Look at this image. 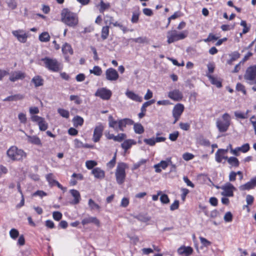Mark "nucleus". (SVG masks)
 <instances>
[{
  "instance_id": "e2e57ef3",
  "label": "nucleus",
  "mask_w": 256,
  "mask_h": 256,
  "mask_svg": "<svg viewBox=\"0 0 256 256\" xmlns=\"http://www.w3.org/2000/svg\"><path fill=\"white\" fill-rule=\"evenodd\" d=\"M10 234L12 238L15 239L18 236L19 232L16 229L12 228L10 230Z\"/></svg>"
},
{
  "instance_id": "58836bf2",
  "label": "nucleus",
  "mask_w": 256,
  "mask_h": 256,
  "mask_svg": "<svg viewBox=\"0 0 256 256\" xmlns=\"http://www.w3.org/2000/svg\"><path fill=\"white\" fill-rule=\"evenodd\" d=\"M39 127V129L41 131H45L48 128V124L43 118L40 122L38 124Z\"/></svg>"
},
{
  "instance_id": "680f3d73",
  "label": "nucleus",
  "mask_w": 256,
  "mask_h": 256,
  "mask_svg": "<svg viewBox=\"0 0 256 256\" xmlns=\"http://www.w3.org/2000/svg\"><path fill=\"white\" fill-rule=\"evenodd\" d=\"M116 154H114V156L108 164H107V166L108 167L110 168H113L116 164Z\"/></svg>"
},
{
  "instance_id": "774afa93",
  "label": "nucleus",
  "mask_w": 256,
  "mask_h": 256,
  "mask_svg": "<svg viewBox=\"0 0 256 256\" xmlns=\"http://www.w3.org/2000/svg\"><path fill=\"white\" fill-rule=\"evenodd\" d=\"M250 122L252 124L255 134H256V116H252L250 118Z\"/></svg>"
},
{
  "instance_id": "09e8293b",
  "label": "nucleus",
  "mask_w": 256,
  "mask_h": 256,
  "mask_svg": "<svg viewBox=\"0 0 256 256\" xmlns=\"http://www.w3.org/2000/svg\"><path fill=\"white\" fill-rule=\"evenodd\" d=\"M18 118L20 123L26 124L27 121L26 114L24 113L20 112L18 114Z\"/></svg>"
},
{
  "instance_id": "9b49d317",
  "label": "nucleus",
  "mask_w": 256,
  "mask_h": 256,
  "mask_svg": "<svg viewBox=\"0 0 256 256\" xmlns=\"http://www.w3.org/2000/svg\"><path fill=\"white\" fill-rule=\"evenodd\" d=\"M112 95V92L104 88L98 89L95 94L96 96H98L104 100H108Z\"/></svg>"
},
{
  "instance_id": "0e129e2a",
  "label": "nucleus",
  "mask_w": 256,
  "mask_h": 256,
  "mask_svg": "<svg viewBox=\"0 0 256 256\" xmlns=\"http://www.w3.org/2000/svg\"><path fill=\"white\" fill-rule=\"evenodd\" d=\"M130 203L129 199L127 198H122L120 202V206L123 208L127 207Z\"/></svg>"
},
{
  "instance_id": "79ce46f5",
  "label": "nucleus",
  "mask_w": 256,
  "mask_h": 256,
  "mask_svg": "<svg viewBox=\"0 0 256 256\" xmlns=\"http://www.w3.org/2000/svg\"><path fill=\"white\" fill-rule=\"evenodd\" d=\"M140 12L138 11H136L132 12L131 22L133 24L137 23L139 20Z\"/></svg>"
},
{
  "instance_id": "e433bc0d",
  "label": "nucleus",
  "mask_w": 256,
  "mask_h": 256,
  "mask_svg": "<svg viewBox=\"0 0 256 256\" xmlns=\"http://www.w3.org/2000/svg\"><path fill=\"white\" fill-rule=\"evenodd\" d=\"M50 39V36L47 32H44L39 36V40L42 42H48Z\"/></svg>"
},
{
  "instance_id": "72a5a7b5",
  "label": "nucleus",
  "mask_w": 256,
  "mask_h": 256,
  "mask_svg": "<svg viewBox=\"0 0 256 256\" xmlns=\"http://www.w3.org/2000/svg\"><path fill=\"white\" fill-rule=\"evenodd\" d=\"M134 129L136 134H142L144 132V128L143 126L139 123H134Z\"/></svg>"
},
{
  "instance_id": "a19ab883",
  "label": "nucleus",
  "mask_w": 256,
  "mask_h": 256,
  "mask_svg": "<svg viewBox=\"0 0 256 256\" xmlns=\"http://www.w3.org/2000/svg\"><path fill=\"white\" fill-rule=\"evenodd\" d=\"M58 113L63 118H68L70 116L69 112L63 108H58Z\"/></svg>"
},
{
  "instance_id": "f257e3e1",
  "label": "nucleus",
  "mask_w": 256,
  "mask_h": 256,
  "mask_svg": "<svg viewBox=\"0 0 256 256\" xmlns=\"http://www.w3.org/2000/svg\"><path fill=\"white\" fill-rule=\"evenodd\" d=\"M62 22L69 27L74 28L78 24L79 20L77 14L68 8H64L60 14Z\"/></svg>"
},
{
  "instance_id": "ea45409f",
  "label": "nucleus",
  "mask_w": 256,
  "mask_h": 256,
  "mask_svg": "<svg viewBox=\"0 0 256 256\" xmlns=\"http://www.w3.org/2000/svg\"><path fill=\"white\" fill-rule=\"evenodd\" d=\"M98 164L97 162L95 160H90L86 162V166L88 170L94 168Z\"/></svg>"
},
{
  "instance_id": "4d7b16f0",
  "label": "nucleus",
  "mask_w": 256,
  "mask_h": 256,
  "mask_svg": "<svg viewBox=\"0 0 256 256\" xmlns=\"http://www.w3.org/2000/svg\"><path fill=\"white\" fill-rule=\"evenodd\" d=\"M160 200L162 203L164 204H167L170 202L169 198L168 195L166 194H162L160 197Z\"/></svg>"
},
{
  "instance_id": "ddd939ff",
  "label": "nucleus",
  "mask_w": 256,
  "mask_h": 256,
  "mask_svg": "<svg viewBox=\"0 0 256 256\" xmlns=\"http://www.w3.org/2000/svg\"><path fill=\"white\" fill-rule=\"evenodd\" d=\"M168 97L175 102H178L182 100L183 94L180 90L174 89L168 92Z\"/></svg>"
},
{
  "instance_id": "f704fd0d",
  "label": "nucleus",
  "mask_w": 256,
  "mask_h": 256,
  "mask_svg": "<svg viewBox=\"0 0 256 256\" xmlns=\"http://www.w3.org/2000/svg\"><path fill=\"white\" fill-rule=\"evenodd\" d=\"M224 155L225 154L222 152H221L220 149H218L215 154L216 160L218 162H221L223 160V158H224Z\"/></svg>"
},
{
  "instance_id": "1a4fd4ad",
  "label": "nucleus",
  "mask_w": 256,
  "mask_h": 256,
  "mask_svg": "<svg viewBox=\"0 0 256 256\" xmlns=\"http://www.w3.org/2000/svg\"><path fill=\"white\" fill-rule=\"evenodd\" d=\"M184 110V106L183 104L178 103L174 106L172 111V116L174 118V124H175L180 119Z\"/></svg>"
},
{
  "instance_id": "f3484780",
  "label": "nucleus",
  "mask_w": 256,
  "mask_h": 256,
  "mask_svg": "<svg viewBox=\"0 0 256 256\" xmlns=\"http://www.w3.org/2000/svg\"><path fill=\"white\" fill-rule=\"evenodd\" d=\"M25 78L24 72L20 71L12 72L10 75L9 80L12 82H14L18 80H22Z\"/></svg>"
},
{
  "instance_id": "a18cd8bd",
  "label": "nucleus",
  "mask_w": 256,
  "mask_h": 256,
  "mask_svg": "<svg viewBox=\"0 0 256 256\" xmlns=\"http://www.w3.org/2000/svg\"><path fill=\"white\" fill-rule=\"evenodd\" d=\"M8 6L12 10H14L17 6V3L15 0H6Z\"/></svg>"
},
{
  "instance_id": "39448f33",
  "label": "nucleus",
  "mask_w": 256,
  "mask_h": 256,
  "mask_svg": "<svg viewBox=\"0 0 256 256\" xmlns=\"http://www.w3.org/2000/svg\"><path fill=\"white\" fill-rule=\"evenodd\" d=\"M128 166L124 162H120L118 164L115 176L116 182L118 184H122L124 182L126 178V170Z\"/></svg>"
},
{
  "instance_id": "412c9836",
  "label": "nucleus",
  "mask_w": 256,
  "mask_h": 256,
  "mask_svg": "<svg viewBox=\"0 0 256 256\" xmlns=\"http://www.w3.org/2000/svg\"><path fill=\"white\" fill-rule=\"evenodd\" d=\"M126 96L132 100L136 102H142V96H139L138 94L134 93V92L128 90L126 92Z\"/></svg>"
},
{
  "instance_id": "5fc2aeb1",
  "label": "nucleus",
  "mask_w": 256,
  "mask_h": 256,
  "mask_svg": "<svg viewBox=\"0 0 256 256\" xmlns=\"http://www.w3.org/2000/svg\"><path fill=\"white\" fill-rule=\"evenodd\" d=\"M104 22L106 24H111L114 22V18L112 16L106 15L104 17Z\"/></svg>"
},
{
  "instance_id": "6ab92c4d",
  "label": "nucleus",
  "mask_w": 256,
  "mask_h": 256,
  "mask_svg": "<svg viewBox=\"0 0 256 256\" xmlns=\"http://www.w3.org/2000/svg\"><path fill=\"white\" fill-rule=\"evenodd\" d=\"M193 252V249L190 246H182L178 250V252L180 255L185 256H190Z\"/></svg>"
},
{
  "instance_id": "de8ad7c7",
  "label": "nucleus",
  "mask_w": 256,
  "mask_h": 256,
  "mask_svg": "<svg viewBox=\"0 0 256 256\" xmlns=\"http://www.w3.org/2000/svg\"><path fill=\"white\" fill-rule=\"evenodd\" d=\"M126 137V136L125 134L120 133L118 134L117 136H114V141L121 142L124 140Z\"/></svg>"
},
{
  "instance_id": "13d9d810",
  "label": "nucleus",
  "mask_w": 256,
  "mask_h": 256,
  "mask_svg": "<svg viewBox=\"0 0 256 256\" xmlns=\"http://www.w3.org/2000/svg\"><path fill=\"white\" fill-rule=\"evenodd\" d=\"M236 90L238 91L242 92L244 94H246L244 86L240 83L237 84L236 86Z\"/></svg>"
},
{
  "instance_id": "8fccbe9b",
  "label": "nucleus",
  "mask_w": 256,
  "mask_h": 256,
  "mask_svg": "<svg viewBox=\"0 0 256 256\" xmlns=\"http://www.w3.org/2000/svg\"><path fill=\"white\" fill-rule=\"evenodd\" d=\"M179 136V132L178 131H175L172 133L169 134V139L172 142L176 141Z\"/></svg>"
},
{
  "instance_id": "bf43d9fd",
  "label": "nucleus",
  "mask_w": 256,
  "mask_h": 256,
  "mask_svg": "<svg viewBox=\"0 0 256 256\" xmlns=\"http://www.w3.org/2000/svg\"><path fill=\"white\" fill-rule=\"evenodd\" d=\"M232 215L230 212H226L224 216V220L226 222H230L232 220Z\"/></svg>"
},
{
  "instance_id": "423d86ee",
  "label": "nucleus",
  "mask_w": 256,
  "mask_h": 256,
  "mask_svg": "<svg viewBox=\"0 0 256 256\" xmlns=\"http://www.w3.org/2000/svg\"><path fill=\"white\" fill-rule=\"evenodd\" d=\"M188 35V32L186 30L178 32L176 30H169L167 33V42L172 44L174 42L184 40Z\"/></svg>"
},
{
  "instance_id": "37998d69",
  "label": "nucleus",
  "mask_w": 256,
  "mask_h": 256,
  "mask_svg": "<svg viewBox=\"0 0 256 256\" xmlns=\"http://www.w3.org/2000/svg\"><path fill=\"white\" fill-rule=\"evenodd\" d=\"M182 16V14L180 12L178 11L175 12L172 16L168 18L167 26L170 24L171 20H175Z\"/></svg>"
},
{
  "instance_id": "864d4df0",
  "label": "nucleus",
  "mask_w": 256,
  "mask_h": 256,
  "mask_svg": "<svg viewBox=\"0 0 256 256\" xmlns=\"http://www.w3.org/2000/svg\"><path fill=\"white\" fill-rule=\"evenodd\" d=\"M239 148L240 152L243 153H246L250 150V147L249 144L246 143L242 145L241 146H240Z\"/></svg>"
},
{
  "instance_id": "4c0bfd02",
  "label": "nucleus",
  "mask_w": 256,
  "mask_h": 256,
  "mask_svg": "<svg viewBox=\"0 0 256 256\" xmlns=\"http://www.w3.org/2000/svg\"><path fill=\"white\" fill-rule=\"evenodd\" d=\"M102 70L98 66H94L93 69L90 70V72L92 74L96 76H100L102 74Z\"/></svg>"
},
{
  "instance_id": "a211bd4d",
  "label": "nucleus",
  "mask_w": 256,
  "mask_h": 256,
  "mask_svg": "<svg viewBox=\"0 0 256 256\" xmlns=\"http://www.w3.org/2000/svg\"><path fill=\"white\" fill-rule=\"evenodd\" d=\"M134 124V121L128 118L120 119L119 120L118 131H124V128L126 125H132Z\"/></svg>"
},
{
  "instance_id": "c03bdc74",
  "label": "nucleus",
  "mask_w": 256,
  "mask_h": 256,
  "mask_svg": "<svg viewBox=\"0 0 256 256\" xmlns=\"http://www.w3.org/2000/svg\"><path fill=\"white\" fill-rule=\"evenodd\" d=\"M89 206L91 210H99L100 206L96 204L92 199H90L88 200V202Z\"/></svg>"
},
{
  "instance_id": "2eb2a0df",
  "label": "nucleus",
  "mask_w": 256,
  "mask_h": 256,
  "mask_svg": "<svg viewBox=\"0 0 256 256\" xmlns=\"http://www.w3.org/2000/svg\"><path fill=\"white\" fill-rule=\"evenodd\" d=\"M12 34L16 36L18 40L22 43L26 42L28 35L22 30H18L12 32Z\"/></svg>"
},
{
  "instance_id": "20e7f679",
  "label": "nucleus",
  "mask_w": 256,
  "mask_h": 256,
  "mask_svg": "<svg viewBox=\"0 0 256 256\" xmlns=\"http://www.w3.org/2000/svg\"><path fill=\"white\" fill-rule=\"evenodd\" d=\"M230 124V116L228 113L224 114L220 118H218L216 126L220 132H226Z\"/></svg>"
},
{
  "instance_id": "bb28decb",
  "label": "nucleus",
  "mask_w": 256,
  "mask_h": 256,
  "mask_svg": "<svg viewBox=\"0 0 256 256\" xmlns=\"http://www.w3.org/2000/svg\"><path fill=\"white\" fill-rule=\"evenodd\" d=\"M32 82L34 84L36 87H38L43 85L44 80L40 76H36L32 78Z\"/></svg>"
},
{
  "instance_id": "7ed1b4c3",
  "label": "nucleus",
  "mask_w": 256,
  "mask_h": 256,
  "mask_svg": "<svg viewBox=\"0 0 256 256\" xmlns=\"http://www.w3.org/2000/svg\"><path fill=\"white\" fill-rule=\"evenodd\" d=\"M41 60L44 62L45 67L50 71L58 72L62 69V65L56 58L45 57Z\"/></svg>"
},
{
  "instance_id": "603ef678",
  "label": "nucleus",
  "mask_w": 256,
  "mask_h": 256,
  "mask_svg": "<svg viewBox=\"0 0 256 256\" xmlns=\"http://www.w3.org/2000/svg\"><path fill=\"white\" fill-rule=\"evenodd\" d=\"M146 162V160L144 159H142L139 162H138L136 163H135L133 165V167L132 168V170H136L138 169L140 166L142 164H144Z\"/></svg>"
},
{
  "instance_id": "4be33fe9",
  "label": "nucleus",
  "mask_w": 256,
  "mask_h": 256,
  "mask_svg": "<svg viewBox=\"0 0 256 256\" xmlns=\"http://www.w3.org/2000/svg\"><path fill=\"white\" fill-rule=\"evenodd\" d=\"M92 174L94 176V178L98 179H103L105 176V172L100 168H95L92 169Z\"/></svg>"
},
{
  "instance_id": "2f4dec72",
  "label": "nucleus",
  "mask_w": 256,
  "mask_h": 256,
  "mask_svg": "<svg viewBox=\"0 0 256 256\" xmlns=\"http://www.w3.org/2000/svg\"><path fill=\"white\" fill-rule=\"evenodd\" d=\"M46 178L50 186H54V184L56 180H55V177L52 173L47 174L46 176Z\"/></svg>"
},
{
  "instance_id": "473e14b6",
  "label": "nucleus",
  "mask_w": 256,
  "mask_h": 256,
  "mask_svg": "<svg viewBox=\"0 0 256 256\" xmlns=\"http://www.w3.org/2000/svg\"><path fill=\"white\" fill-rule=\"evenodd\" d=\"M74 125V126H82L84 124V119L78 116H74L72 120Z\"/></svg>"
},
{
  "instance_id": "a878e982",
  "label": "nucleus",
  "mask_w": 256,
  "mask_h": 256,
  "mask_svg": "<svg viewBox=\"0 0 256 256\" xmlns=\"http://www.w3.org/2000/svg\"><path fill=\"white\" fill-rule=\"evenodd\" d=\"M135 142L132 140H124L121 144L122 148L125 151L128 150L133 144H135Z\"/></svg>"
},
{
  "instance_id": "5701e85b",
  "label": "nucleus",
  "mask_w": 256,
  "mask_h": 256,
  "mask_svg": "<svg viewBox=\"0 0 256 256\" xmlns=\"http://www.w3.org/2000/svg\"><path fill=\"white\" fill-rule=\"evenodd\" d=\"M108 121L109 127L112 128L116 132H118L119 120H115L113 116L110 115L108 116Z\"/></svg>"
},
{
  "instance_id": "6e6552de",
  "label": "nucleus",
  "mask_w": 256,
  "mask_h": 256,
  "mask_svg": "<svg viewBox=\"0 0 256 256\" xmlns=\"http://www.w3.org/2000/svg\"><path fill=\"white\" fill-rule=\"evenodd\" d=\"M220 189L222 190L221 194L226 197H232L234 196V192L236 190V188L234 185L230 182L226 183L224 185L220 186Z\"/></svg>"
},
{
  "instance_id": "69168bd1",
  "label": "nucleus",
  "mask_w": 256,
  "mask_h": 256,
  "mask_svg": "<svg viewBox=\"0 0 256 256\" xmlns=\"http://www.w3.org/2000/svg\"><path fill=\"white\" fill-rule=\"evenodd\" d=\"M70 99L72 101H74V102L76 104H80L82 102V100L78 96L71 95Z\"/></svg>"
},
{
  "instance_id": "4468645a",
  "label": "nucleus",
  "mask_w": 256,
  "mask_h": 256,
  "mask_svg": "<svg viewBox=\"0 0 256 256\" xmlns=\"http://www.w3.org/2000/svg\"><path fill=\"white\" fill-rule=\"evenodd\" d=\"M256 187V176L250 179V181L244 184L239 186V190L241 191L248 190Z\"/></svg>"
},
{
  "instance_id": "9d476101",
  "label": "nucleus",
  "mask_w": 256,
  "mask_h": 256,
  "mask_svg": "<svg viewBox=\"0 0 256 256\" xmlns=\"http://www.w3.org/2000/svg\"><path fill=\"white\" fill-rule=\"evenodd\" d=\"M104 130L103 125L100 123L96 126L94 130L92 136V140L94 142H98L102 136V132Z\"/></svg>"
},
{
  "instance_id": "338daca9",
  "label": "nucleus",
  "mask_w": 256,
  "mask_h": 256,
  "mask_svg": "<svg viewBox=\"0 0 256 256\" xmlns=\"http://www.w3.org/2000/svg\"><path fill=\"white\" fill-rule=\"evenodd\" d=\"M194 158V154L189 152H186L183 154L182 158L185 160H192Z\"/></svg>"
},
{
  "instance_id": "dca6fc26",
  "label": "nucleus",
  "mask_w": 256,
  "mask_h": 256,
  "mask_svg": "<svg viewBox=\"0 0 256 256\" xmlns=\"http://www.w3.org/2000/svg\"><path fill=\"white\" fill-rule=\"evenodd\" d=\"M170 163H172L170 158L167 159L166 160H162L158 164H154V168H155L156 172L158 173L160 172H162L160 168L162 170H165L170 165Z\"/></svg>"
},
{
  "instance_id": "0eeeda50",
  "label": "nucleus",
  "mask_w": 256,
  "mask_h": 256,
  "mask_svg": "<svg viewBox=\"0 0 256 256\" xmlns=\"http://www.w3.org/2000/svg\"><path fill=\"white\" fill-rule=\"evenodd\" d=\"M246 82L250 84H256V65L250 66L247 68L244 74Z\"/></svg>"
},
{
  "instance_id": "aec40b11",
  "label": "nucleus",
  "mask_w": 256,
  "mask_h": 256,
  "mask_svg": "<svg viewBox=\"0 0 256 256\" xmlns=\"http://www.w3.org/2000/svg\"><path fill=\"white\" fill-rule=\"evenodd\" d=\"M70 192L72 196L74 198V200L70 202V204H78L81 200V196L80 192L78 190L74 189L70 190Z\"/></svg>"
},
{
  "instance_id": "7c9ffc66",
  "label": "nucleus",
  "mask_w": 256,
  "mask_h": 256,
  "mask_svg": "<svg viewBox=\"0 0 256 256\" xmlns=\"http://www.w3.org/2000/svg\"><path fill=\"white\" fill-rule=\"evenodd\" d=\"M28 140L32 144L38 146H42V144L40 138L36 136H28Z\"/></svg>"
},
{
  "instance_id": "c9c22d12",
  "label": "nucleus",
  "mask_w": 256,
  "mask_h": 256,
  "mask_svg": "<svg viewBox=\"0 0 256 256\" xmlns=\"http://www.w3.org/2000/svg\"><path fill=\"white\" fill-rule=\"evenodd\" d=\"M109 26H108L102 27L101 37L103 40H106L108 38L109 34Z\"/></svg>"
},
{
  "instance_id": "f8f14e48",
  "label": "nucleus",
  "mask_w": 256,
  "mask_h": 256,
  "mask_svg": "<svg viewBox=\"0 0 256 256\" xmlns=\"http://www.w3.org/2000/svg\"><path fill=\"white\" fill-rule=\"evenodd\" d=\"M106 79L109 81H116L119 77L118 72L113 68H108L105 72Z\"/></svg>"
},
{
  "instance_id": "cd10ccee",
  "label": "nucleus",
  "mask_w": 256,
  "mask_h": 256,
  "mask_svg": "<svg viewBox=\"0 0 256 256\" xmlns=\"http://www.w3.org/2000/svg\"><path fill=\"white\" fill-rule=\"evenodd\" d=\"M97 6L99 7L100 12L103 13L104 10H108L110 8V3H105L103 0H100V2Z\"/></svg>"
},
{
  "instance_id": "b1692460",
  "label": "nucleus",
  "mask_w": 256,
  "mask_h": 256,
  "mask_svg": "<svg viewBox=\"0 0 256 256\" xmlns=\"http://www.w3.org/2000/svg\"><path fill=\"white\" fill-rule=\"evenodd\" d=\"M206 76L212 84L216 86L218 88L222 87V82L217 78L214 77L210 74H206Z\"/></svg>"
},
{
  "instance_id": "3c124183",
  "label": "nucleus",
  "mask_w": 256,
  "mask_h": 256,
  "mask_svg": "<svg viewBox=\"0 0 256 256\" xmlns=\"http://www.w3.org/2000/svg\"><path fill=\"white\" fill-rule=\"evenodd\" d=\"M144 142L146 144H148L150 146H154L156 144L154 137L150 138H145L144 140Z\"/></svg>"
},
{
  "instance_id": "c85d7f7f",
  "label": "nucleus",
  "mask_w": 256,
  "mask_h": 256,
  "mask_svg": "<svg viewBox=\"0 0 256 256\" xmlns=\"http://www.w3.org/2000/svg\"><path fill=\"white\" fill-rule=\"evenodd\" d=\"M228 162L232 167L238 168L240 165V162L234 156H230L228 158Z\"/></svg>"
},
{
  "instance_id": "49530a36",
  "label": "nucleus",
  "mask_w": 256,
  "mask_h": 256,
  "mask_svg": "<svg viewBox=\"0 0 256 256\" xmlns=\"http://www.w3.org/2000/svg\"><path fill=\"white\" fill-rule=\"evenodd\" d=\"M248 110H247L246 113L242 112H234L235 116L240 118L245 119L248 118Z\"/></svg>"
},
{
  "instance_id": "c756f323",
  "label": "nucleus",
  "mask_w": 256,
  "mask_h": 256,
  "mask_svg": "<svg viewBox=\"0 0 256 256\" xmlns=\"http://www.w3.org/2000/svg\"><path fill=\"white\" fill-rule=\"evenodd\" d=\"M62 52L64 54H70V55L73 54V50L71 46L68 44L65 43L62 47Z\"/></svg>"
},
{
  "instance_id": "393cba45",
  "label": "nucleus",
  "mask_w": 256,
  "mask_h": 256,
  "mask_svg": "<svg viewBox=\"0 0 256 256\" xmlns=\"http://www.w3.org/2000/svg\"><path fill=\"white\" fill-rule=\"evenodd\" d=\"M82 224H98L99 222L96 218L88 216L84 218L82 220Z\"/></svg>"
},
{
  "instance_id": "052dcab7",
  "label": "nucleus",
  "mask_w": 256,
  "mask_h": 256,
  "mask_svg": "<svg viewBox=\"0 0 256 256\" xmlns=\"http://www.w3.org/2000/svg\"><path fill=\"white\" fill-rule=\"evenodd\" d=\"M240 25L244 27L242 34H245L249 31L250 27L247 26L246 22L245 20H242L240 22Z\"/></svg>"
},
{
  "instance_id": "f03ea898",
  "label": "nucleus",
  "mask_w": 256,
  "mask_h": 256,
  "mask_svg": "<svg viewBox=\"0 0 256 256\" xmlns=\"http://www.w3.org/2000/svg\"><path fill=\"white\" fill-rule=\"evenodd\" d=\"M8 156L12 160L20 161L26 157V154L16 146H12L6 152Z\"/></svg>"
},
{
  "instance_id": "6e6d98bb",
  "label": "nucleus",
  "mask_w": 256,
  "mask_h": 256,
  "mask_svg": "<svg viewBox=\"0 0 256 256\" xmlns=\"http://www.w3.org/2000/svg\"><path fill=\"white\" fill-rule=\"evenodd\" d=\"M229 56L232 60L235 61L240 57V54L237 51H234L230 53Z\"/></svg>"
}]
</instances>
